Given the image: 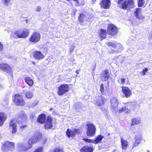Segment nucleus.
I'll use <instances>...</instances> for the list:
<instances>
[{
  "label": "nucleus",
  "instance_id": "nucleus-14",
  "mask_svg": "<svg viewBox=\"0 0 152 152\" xmlns=\"http://www.w3.org/2000/svg\"><path fill=\"white\" fill-rule=\"evenodd\" d=\"M33 57L37 60H41L44 58V56L40 51L36 50L32 53Z\"/></svg>",
  "mask_w": 152,
  "mask_h": 152
},
{
  "label": "nucleus",
  "instance_id": "nucleus-55",
  "mask_svg": "<svg viewBox=\"0 0 152 152\" xmlns=\"http://www.w3.org/2000/svg\"><path fill=\"white\" fill-rule=\"evenodd\" d=\"M76 72L77 73V74L78 73V70H77L76 71Z\"/></svg>",
  "mask_w": 152,
  "mask_h": 152
},
{
  "label": "nucleus",
  "instance_id": "nucleus-19",
  "mask_svg": "<svg viewBox=\"0 0 152 152\" xmlns=\"http://www.w3.org/2000/svg\"><path fill=\"white\" fill-rule=\"evenodd\" d=\"M7 119V115L3 112H0V126L3 125Z\"/></svg>",
  "mask_w": 152,
  "mask_h": 152
},
{
  "label": "nucleus",
  "instance_id": "nucleus-26",
  "mask_svg": "<svg viewBox=\"0 0 152 152\" xmlns=\"http://www.w3.org/2000/svg\"><path fill=\"white\" fill-rule=\"evenodd\" d=\"M141 123L140 119L138 118H134L132 120L131 125L134 126L135 125L139 124Z\"/></svg>",
  "mask_w": 152,
  "mask_h": 152
},
{
  "label": "nucleus",
  "instance_id": "nucleus-53",
  "mask_svg": "<svg viewBox=\"0 0 152 152\" xmlns=\"http://www.w3.org/2000/svg\"><path fill=\"white\" fill-rule=\"evenodd\" d=\"M136 143H138V145L140 143V142H137V141L135 140V142Z\"/></svg>",
  "mask_w": 152,
  "mask_h": 152
},
{
  "label": "nucleus",
  "instance_id": "nucleus-23",
  "mask_svg": "<svg viewBox=\"0 0 152 152\" xmlns=\"http://www.w3.org/2000/svg\"><path fill=\"white\" fill-rule=\"evenodd\" d=\"M121 141L122 148L126 150L128 145V143L127 141L124 140L122 138L121 139Z\"/></svg>",
  "mask_w": 152,
  "mask_h": 152
},
{
  "label": "nucleus",
  "instance_id": "nucleus-11",
  "mask_svg": "<svg viewBox=\"0 0 152 152\" xmlns=\"http://www.w3.org/2000/svg\"><path fill=\"white\" fill-rule=\"evenodd\" d=\"M106 102V99L102 96H100L95 99L94 103L96 105L100 107L104 105Z\"/></svg>",
  "mask_w": 152,
  "mask_h": 152
},
{
  "label": "nucleus",
  "instance_id": "nucleus-42",
  "mask_svg": "<svg viewBox=\"0 0 152 152\" xmlns=\"http://www.w3.org/2000/svg\"><path fill=\"white\" fill-rule=\"evenodd\" d=\"M4 1L3 3L4 5L8 6L10 3V0H2Z\"/></svg>",
  "mask_w": 152,
  "mask_h": 152
},
{
  "label": "nucleus",
  "instance_id": "nucleus-22",
  "mask_svg": "<svg viewBox=\"0 0 152 152\" xmlns=\"http://www.w3.org/2000/svg\"><path fill=\"white\" fill-rule=\"evenodd\" d=\"M45 119L46 116L45 114H40L37 118V121L40 123L43 124L45 122Z\"/></svg>",
  "mask_w": 152,
  "mask_h": 152
},
{
  "label": "nucleus",
  "instance_id": "nucleus-56",
  "mask_svg": "<svg viewBox=\"0 0 152 152\" xmlns=\"http://www.w3.org/2000/svg\"><path fill=\"white\" fill-rule=\"evenodd\" d=\"M147 152H151L149 151H148Z\"/></svg>",
  "mask_w": 152,
  "mask_h": 152
},
{
  "label": "nucleus",
  "instance_id": "nucleus-41",
  "mask_svg": "<svg viewBox=\"0 0 152 152\" xmlns=\"http://www.w3.org/2000/svg\"><path fill=\"white\" fill-rule=\"evenodd\" d=\"M83 140L85 141V142H87L89 143H94V140H91L89 139H88L86 138H84L83 139Z\"/></svg>",
  "mask_w": 152,
  "mask_h": 152
},
{
  "label": "nucleus",
  "instance_id": "nucleus-57",
  "mask_svg": "<svg viewBox=\"0 0 152 152\" xmlns=\"http://www.w3.org/2000/svg\"><path fill=\"white\" fill-rule=\"evenodd\" d=\"M67 1H70V0H66Z\"/></svg>",
  "mask_w": 152,
  "mask_h": 152
},
{
  "label": "nucleus",
  "instance_id": "nucleus-45",
  "mask_svg": "<svg viewBox=\"0 0 152 152\" xmlns=\"http://www.w3.org/2000/svg\"><path fill=\"white\" fill-rule=\"evenodd\" d=\"M136 140L137 141V142H140L142 138L140 136H136Z\"/></svg>",
  "mask_w": 152,
  "mask_h": 152
},
{
  "label": "nucleus",
  "instance_id": "nucleus-52",
  "mask_svg": "<svg viewBox=\"0 0 152 152\" xmlns=\"http://www.w3.org/2000/svg\"><path fill=\"white\" fill-rule=\"evenodd\" d=\"M73 49H74L73 48H71L70 49V50L71 51V52H72V51Z\"/></svg>",
  "mask_w": 152,
  "mask_h": 152
},
{
  "label": "nucleus",
  "instance_id": "nucleus-27",
  "mask_svg": "<svg viewBox=\"0 0 152 152\" xmlns=\"http://www.w3.org/2000/svg\"><path fill=\"white\" fill-rule=\"evenodd\" d=\"M107 34V31L106 30L101 29L99 33V35L101 38H106Z\"/></svg>",
  "mask_w": 152,
  "mask_h": 152
},
{
  "label": "nucleus",
  "instance_id": "nucleus-39",
  "mask_svg": "<svg viewBox=\"0 0 152 152\" xmlns=\"http://www.w3.org/2000/svg\"><path fill=\"white\" fill-rule=\"evenodd\" d=\"M39 39H29V41L31 43L33 44L39 41Z\"/></svg>",
  "mask_w": 152,
  "mask_h": 152
},
{
  "label": "nucleus",
  "instance_id": "nucleus-30",
  "mask_svg": "<svg viewBox=\"0 0 152 152\" xmlns=\"http://www.w3.org/2000/svg\"><path fill=\"white\" fill-rule=\"evenodd\" d=\"M123 112H125L126 113H128L130 112V110L126 106L122 107L118 110V112L120 113H121Z\"/></svg>",
  "mask_w": 152,
  "mask_h": 152
},
{
  "label": "nucleus",
  "instance_id": "nucleus-38",
  "mask_svg": "<svg viewBox=\"0 0 152 152\" xmlns=\"http://www.w3.org/2000/svg\"><path fill=\"white\" fill-rule=\"evenodd\" d=\"M138 6L139 7H142L145 3L144 0H138Z\"/></svg>",
  "mask_w": 152,
  "mask_h": 152
},
{
  "label": "nucleus",
  "instance_id": "nucleus-16",
  "mask_svg": "<svg viewBox=\"0 0 152 152\" xmlns=\"http://www.w3.org/2000/svg\"><path fill=\"white\" fill-rule=\"evenodd\" d=\"M111 2L110 0H102L100 5L101 7L104 9H108L110 6Z\"/></svg>",
  "mask_w": 152,
  "mask_h": 152
},
{
  "label": "nucleus",
  "instance_id": "nucleus-2",
  "mask_svg": "<svg viewBox=\"0 0 152 152\" xmlns=\"http://www.w3.org/2000/svg\"><path fill=\"white\" fill-rule=\"evenodd\" d=\"M107 31L108 34L114 36L118 34V30L115 26L113 24H110L107 26Z\"/></svg>",
  "mask_w": 152,
  "mask_h": 152
},
{
  "label": "nucleus",
  "instance_id": "nucleus-54",
  "mask_svg": "<svg viewBox=\"0 0 152 152\" xmlns=\"http://www.w3.org/2000/svg\"><path fill=\"white\" fill-rule=\"evenodd\" d=\"M46 141V139H45L44 140V143H45Z\"/></svg>",
  "mask_w": 152,
  "mask_h": 152
},
{
  "label": "nucleus",
  "instance_id": "nucleus-1",
  "mask_svg": "<svg viewBox=\"0 0 152 152\" xmlns=\"http://www.w3.org/2000/svg\"><path fill=\"white\" fill-rule=\"evenodd\" d=\"M117 3L120 8L125 10L131 8L134 4V1L133 0H118Z\"/></svg>",
  "mask_w": 152,
  "mask_h": 152
},
{
  "label": "nucleus",
  "instance_id": "nucleus-20",
  "mask_svg": "<svg viewBox=\"0 0 152 152\" xmlns=\"http://www.w3.org/2000/svg\"><path fill=\"white\" fill-rule=\"evenodd\" d=\"M109 76V73L107 70H105L103 72L101 76V79L103 81H106L108 80Z\"/></svg>",
  "mask_w": 152,
  "mask_h": 152
},
{
  "label": "nucleus",
  "instance_id": "nucleus-59",
  "mask_svg": "<svg viewBox=\"0 0 152 152\" xmlns=\"http://www.w3.org/2000/svg\"><path fill=\"white\" fill-rule=\"evenodd\" d=\"M22 121H22V122H23V120H22Z\"/></svg>",
  "mask_w": 152,
  "mask_h": 152
},
{
  "label": "nucleus",
  "instance_id": "nucleus-34",
  "mask_svg": "<svg viewBox=\"0 0 152 152\" xmlns=\"http://www.w3.org/2000/svg\"><path fill=\"white\" fill-rule=\"evenodd\" d=\"M40 35L39 33L36 32L33 33L30 38H40Z\"/></svg>",
  "mask_w": 152,
  "mask_h": 152
},
{
  "label": "nucleus",
  "instance_id": "nucleus-24",
  "mask_svg": "<svg viewBox=\"0 0 152 152\" xmlns=\"http://www.w3.org/2000/svg\"><path fill=\"white\" fill-rule=\"evenodd\" d=\"M94 150L93 148L89 146H84L80 150L81 152H92Z\"/></svg>",
  "mask_w": 152,
  "mask_h": 152
},
{
  "label": "nucleus",
  "instance_id": "nucleus-29",
  "mask_svg": "<svg viewBox=\"0 0 152 152\" xmlns=\"http://www.w3.org/2000/svg\"><path fill=\"white\" fill-rule=\"evenodd\" d=\"M86 18V16L85 14L80 13L78 17V20L80 22L82 23L85 21Z\"/></svg>",
  "mask_w": 152,
  "mask_h": 152
},
{
  "label": "nucleus",
  "instance_id": "nucleus-47",
  "mask_svg": "<svg viewBox=\"0 0 152 152\" xmlns=\"http://www.w3.org/2000/svg\"><path fill=\"white\" fill-rule=\"evenodd\" d=\"M125 79L124 78H121V84H124L125 82Z\"/></svg>",
  "mask_w": 152,
  "mask_h": 152
},
{
  "label": "nucleus",
  "instance_id": "nucleus-18",
  "mask_svg": "<svg viewBox=\"0 0 152 152\" xmlns=\"http://www.w3.org/2000/svg\"><path fill=\"white\" fill-rule=\"evenodd\" d=\"M79 130L74 129L73 130H70L69 129H67L66 132V134L69 137L70 136H74L76 134L79 132Z\"/></svg>",
  "mask_w": 152,
  "mask_h": 152
},
{
  "label": "nucleus",
  "instance_id": "nucleus-6",
  "mask_svg": "<svg viewBox=\"0 0 152 152\" xmlns=\"http://www.w3.org/2000/svg\"><path fill=\"white\" fill-rule=\"evenodd\" d=\"M88 129L87 131V134L88 136H93L96 133V128L95 126L91 124H87Z\"/></svg>",
  "mask_w": 152,
  "mask_h": 152
},
{
  "label": "nucleus",
  "instance_id": "nucleus-43",
  "mask_svg": "<svg viewBox=\"0 0 152 152\" xmlns=\"http://www.w3.org/2000/svg\"><path fill=\"white\" fill-rule=\"evenodd\" d=\"M148 69L147 68H145L143 69L142 71L140 72L143 75H145V73L148 71Z\"/></svg>",
  "mask_w": 152,
  "mask_h": 152
},
{
  "label": "nucleus",
  "instance_id": "nucleus-58",
  "mask_svg": "<svg viewBox=\"0 0 152 152\" xmlns=\"http://www.w3.org/2000/svg\"><path fill=\"white\" fill-rule=\"evenodd\" d=\"M52 110V109H51V108H50V110Z\"/></svg>",
  "mask_w": 152,
  "mask_h": 152
},
{
  "label": "nucleus",
  "instance_id": "nucleus-12",
  "mask_svg": "<svg viewBox=\"0 0 152 152\" xmlns=\"http://www.w3.org/2000/svg\"><path fill=\"white\" fill-rule=\"evenodd\" d=\"M111 103V108L112 111L116 113L118 105V101L116 98L113 97L110 99Z\"/></svg>",
  "mask_w": 152,
  "mask_h": 152
},
{
  "label": "nucleus",
  "instance_id": "nucleus-28",
  "mask_svg": "<svg viewBox=\"0 0 152 152\" xmlns=\"http://www.w3.org/2000/svg\"><path fill=\"white\" fill-rule=\"evenodd\" d=\"M104 137L103 135H99L96 137L95 140H94V143L97 144L99 142H101V141Z\"/></svg>",
  "mask_w": 152,
  "mask_h": 152
},
{
  "label": "nucleus",
  "instance_id": "nucleus-15",
  "mask_svg": "<svg viewBox=\"0 0 152 152\" xmlns=\"http://www.w3.org/2000/svg\"><path fill=\"white\" fill-rule=\"evenodd\" d=\"M122 91L126 98L130 97L132 94V91L130 89L127 87H122Z\"/></svg>",
  "mask_w": 152,
  "mask_h": 152
},
{
  "label": "nucleus",
  "instance_id": "nucleus-48",
  "mask_svg": "<svg viewBox=\"0 0 152 152\" xmlns=\"http://www.w3.org/2000/svg\"><path fill=\"white\" fill-rule=\"evenodd\" d=\"M3 48V45L1 43V42H0V51H1Z\"/></svg>",
  "mask_w": 152,
  "mask_h": 152
},
{
  "label": "nucleus",
  "instance_id": "nucleus-50",
  "mask_svg": "<svg viewBox=\"0 0 152 152\" xmlns=\"http://www.w3.org/2000/svg\"><path fill=\"white\" fill-rule=\"evenodd\" d=\"M26 126V125H22L20 126V128H23Z\"/></svg>",
  "mask_w": 152,
  "mask_h": 152
},
{
  "label": "nucleus",
  "instance_id": "nucleus-37",
  "mask_svg": "<svg viewBox=\"0 0 152 152\" xmlns=\"http://www.w3.org/2000/svg\"><path fill=\"white\" fill-rule=\"evenodd\" d=\"M137 105V104L136 102H129L127 104V107L131 106L132 108H134Z\"/></svg>",
  "mask_w": 152,
  "mask_h": 152
},
{
  "label": "nucleus",
  "instance_id": "nucleus-33",
  "mask_svg": "<svg viewBox=\"0 0 152 152\" xmlns=\"http://www.w3.org/2000/svg\"><path fill=\"white\" fill-rule=\"evenodd\" d=\"M20 118L23 119V121L26 120L27 116L25 113L23 112H21L20 114Z\"/></svg>",
  "mask_w": 152,
  "mask_h": 152
},
{
  "label": "nucleus",
  "instance_id": "nucleus-21",
  "mask_svg": "<svg viewBox=\"0 0 152 152\" xmlns=\"http://www.w3.org/2000/svg\"><path fill=\"white\" fill-rule=\"evenodd\" d=\"M52 118L51 117L48 116L46 122L45 126V127L46 129L52 128Z\"/></svg>",
  "mask_w": 152,
  "mask_h": 152
},
{
  "label": "nucleus",
  "instance_id": "nucleus-5",
  "mask_svg": "<svg viewBox=\"0 0 152 152\" xmlns=\"http://www.w3.org/2000/svg\"><path fill=\"white\" fill-rule=\"evenodd\" d=\"M69 89V85L66 84L61 85L58 88V94L59 95L62 96L68 91Z\"/></svg>",
  "mask_w": 152,
  "mask_h": 152
},
{
  "label": "nucleus",
  "instance_id": "nucleus-4",
  "mask_svg": "<svg viewBox=\"0 0 152 152\" xmlns=\"http://www.w3.org/2000/svg\"><path fill=\"white\" fill-rule=\"evenodd\" d=\"M13 100L16 104L18 105L23 106L25 104L22 96L20 94H15Z\"/></svg>",
  "mask_w": 152,
  "mask_h": 152
},
{
  "label": "nucleus",
  "instance_id": "nucleus-8",
  "mask_svg": "<svg viewBox=\"0 0 152 152\" xmlns=\"http://www.w3.org/2000/svg\"><path fill=\"white\" fill-rule=\"evenodd\" d=\"M29 33V31L28 29H24L22 32L19 30L16 31L15 34L18 38H24L27 37Z\"/></svg>",
  "mask_w": 152,
  "mask_h": 152
},
{
  "label": "nucleus",
  "instance_id": "nucleus-40",
  "mask_svg": "<svg viewBox=\"0 0 152 152\" xmlns=\"http://www.w3.org/2000/svg\"><path fill=\"white\" fill-rule=\"evenodd\" d=\"M44 148L43 147H40L36 149L33 152H43Z\"/></svg>",
  "mask_w": 152,
  "mask_h": 152
},
{
  "label": "nucleus",
  "instance_id": "nucleus-46",
  "mask_svg": "<svg viewBox=\"0 0 152 152\" xmlns=\"http://www.w3.org/2000/svg\"><path fill=\"white\" fill-rule=\"evenodd\" d=\"M41 8L40 6H38L36 8V10L37 12H39L40 11Z\"/></svg>",
  "mask_w": 152,
  "mask_h": 152
},
{
  "label": "nucleus",
  "instance_id": "nucleus-17",
  "mask_svg": "<svg viewBox=\"0 0 152 152\" xmlns=\"http://www.w3.org/2000/svg\"><path fill=\"white\" fill-rule=\"evenodd\" d=\"M142 12L141 9L140 8H137L134 12V15L136 18L138 19L143 20L145 18L144 16L140 14Z\"/></svg>",
  "mask_w": 152,
  "mask_h": 152
},
{
  "label": "nucleus",
  "instance_id": "nucleus-31",
  "mask_svg": "<svg viewBox=\"0 0 152 152\" xmlns=\"http://www.w3.org/2000/svg\"><path fill=\"white\" fill-rule=\"evenodd\" d=\"M25 95L28 99H31L34 96L33 92L30 91H28L26 92Z\"/></svg>",
  "mask_w": 152,
  "mask_h": 152
},
{
  "label": "nucleus",
  "instance_id": "nucleus-51",
  "mask_svg": "<svg viewBox=\"0 0 152 152\" xmlns=\"http://www.w3.org/2000/svg\"><path fill=\"white\" fill-rule=\"evenodd\" d=\"M3 88V86L0 85V90Z\"/></svg>",
  "mask_w": 152,
  "mask_h": 152
},
{
  "label": "nucleus",
  "instance_id": "nucleus-25",
  "mask_svg": "<svg viewBox=\"0 0 152 152\" xmlns=\"http://www.w3.org/2000/svg\"><path fill=\"white\" fill-rule=\"evenodd\" d=\"M24 80L25 82L30 86H32L33 84V80L29 77H27L24 78Z\"/></svg>",
  "mask_w": 152,
  "mask_h": 152
},
{
  "label": "nucleus",
  "instance_id": "nucleus-32",
  "mask_svg": "<svg viewBox=\"0 0 152 152\" xmlns=\"http://www.w3.org/2000/svg\"><path fill=\"white\" fill-rule=\"evenodd\" d=\"M16 121L15 119L12 120L10 123V127H17Z\"/></svg>",
  "mask_w": 152,
  "mask_h": 152
},
{
  "label": "nucleus",
  "instance_id": "nucleus-35",
  "mask_svg": "<svg viewBox=\"0 0 152 152\" xmlns=\"http://www.w3.org/2000/svg\"><path fill=\"white\" fill-rule=\"evenodd\" d=\"M9 129L11 131L12 134L13 135L17 131V127H9Z\"/></svg>",
  "mask_w": 152,
  "mask_h": 152
},
{
  "label": "nucleus",
  "instance_id": "nucleus-44",
  "mask_svg": "<svg viewBox=\"0 0 152 152\" xmlns=\"http://www.w3.org/2000/svg\"><path fill=\"white\" fill-rule=\"evenodd\" d=\"M54 152H63L61 149H60L58 148H56L54 151Z\"/></svg>",
  "mask_w": 152,
  "mask_h": 152
},
{
  "label": "nucleus",
  "instance_id": "nucleus-13",
  "mask_svg": "<svg viewBox=\"0 0 152 152\" xmlns=\"http://www.w3.org/2000/svg\"><path fill=\"white\" fill-rule=\"evenodd\" d=\"M0 69L2 70L11 75L12 74V71L10 66L6 64L1 63L0 64Z\"/></svg>",
  "mask_w": 152,
  "mask_h": 152
},
{
  "label": "nucleus",
  "instance_id": "nucleus-10",
  "mask_svg": "<svg viewBox=\"0 0 152 152\" xmlns=\"http://www.w3.org/2000/svg\"><path fill=\"white\" fill-rule=\"evenodd\" d=\"M41 136V134L40 133H37L29 140L28 142L32 145L33 144L36 143L38 142Z\"/></svg>",
  "mask_w": 152,
  "mask_h": 152
},
{
  "label": "nucleus",
  "instance_id": "nucleus-9",
  "mask_svg": "<svg viewBox=\"0 0 152 152\" xmlns=\"http://www.w3.org/2000/svg\"><path fill=\"white\" fill-rule=\"evenodd\" d=\"M107 45L109 46H111L115 49V53H118L121 52L122 50V46L119 43H116L112 42H107Z\"/></svg>",
  "mask_w": 152,
  "mask_h": 152
},
{
  "label": "nucleus",
  "instance_id": "nucleus-49",
  "mask_svg": "<svg viewBox=\"0 0 152 152\" xmlns=\"http://www.w3.org/2000/svg\"><path fill=\"white\" fill-rule=\"evenodd\" d=\"M138 145V143H136L135 142H134V144L133 145V147H135L137 146Z\"/></svg>",
  "mask_w": 152,
  "mask_h": 152
},
{
  "label": "nucleus",
  "instance_id": "nucleus-3",
  "mask_svg": "<svg viewBox=\"0 0 152 152\" xmlns=\"http://www.w3.org/2000/svg\"><path fill=\"white\" fill-rule=\"evenodd\" d=\"M14 148V143L8 141L4 142L2 147V149L4 152H10Z\"/></svg>",
  "mask_w": 152,
  "mask_h": 152
},
{
  "label": "nucleus",
  "instance_id": "nucleus-7",
  "mask_svg": "<svg viewBox=\"0 0 152 152\" xmlns=\"http://www.w3.org/2000/svg\"><path fill=\"white\" fill-rule=\"evenodd\" d=\"M32 145L30 144L28 141V143L26 144L24 143L21 142L18 144L17 147L19 150L21 151H25L28 150L32 148Z\"/></svg>",
  "mask_w": 152,
  "mask_h": 152
},
{
  "label": "nucleus",
  "instance_id": "nucleus-36",
  "mask_svg": "<svg viewBox=\"0 0 152 152\" xmlns=\"http://www.w3.org/2000/svg\"><path fill=\"white\" fill-rule=\"evenodd\" d=\"M100 90L102 94H105L106 91V89L104 87L103 84L101 85L100 86Z\"/></svg>",
  "mask_w": 152,
  "mask_h": 152
}]
</instances>
